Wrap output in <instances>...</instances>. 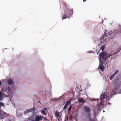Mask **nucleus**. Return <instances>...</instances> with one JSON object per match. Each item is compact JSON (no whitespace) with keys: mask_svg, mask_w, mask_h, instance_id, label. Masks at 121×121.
I'll return each mask as SVG.
<instances>
[{"mask_svg":"<svg viewBox=\"0 0 121 121\" xmlns=\"http://www.w3.org/2000/svg\"><path fill=\"white\" fill-rule=\"evenodd\" d=\"M114 86L117 85L115 86L111 93L110 95V97H112V96L114 95L117 94L120 87L121 85V81L119 82L118 79H116L114 80V83H113Z\"/></svg>","mask_w":121,"mask_h":121,"instance_id":"nucleus-1","label":"nucleus"},{"mask_svg":"<svg viewBox=\"0 0 121 121\" xmlns=\"http://www.w3.org/2000/svg\"><path fill=\"white\" fill-rule=\"evenodd\" d=\"M73 9L69 10V11L66 12V14L64 13L62 18V20H63L64 19H65L68 18L69 17H70L72 15L73 13Z\"/></svg>","mask_w":121,"mask_h":121,"instance_id":"nucleus-2","label":"nucleus"},{"mask_svg":"<svg viewBox=\"0 0 121 121\" xmlns=\"http://www.w3.org/2000/svg\"><path fill=\"white\" fill-rule=\"evenodd\" d=\"M106 54L104 52H101L99 55V61L105 62L107 60Z\"/></svg>","mask_w":121,"mask_h":121,"instance_id":"nucleus-3","label":"nucleus"},{"mask_svg":"<svg viewBox=\"0 0 121 121\" xmlns=\"http://www.w3.org/2000/svg\"><path fill=\"white\" fill-rule=\"evenodd\" d=\"M115 33V32H112V33H111V32H109L108 33V34L107 35V33H105L100 38V41L101 42H103L104 41H105L106 39V38L108 35L111 34L112 35L113 34Z\"/></svg>","mask_w":121,"mask_h":121,"instance_id":"nucleus-4","label":"nucleus"},{"mask_svg":"<svg viewBox=\"0 0 121 121\" xmlns=\"http://www.w3.org/2000/svg\"><path fill=\"white\" fill-rule=\"evenodd\" d=\"M121 49V48L119 49H117V51L115 53H114L113 54H111L109 56L107 57V60H108V61H110L114 57V55L117 53L118 52H119L120 51Z\"/></svg>","mask_w":121,"mask_h":121,"instance_id":"nucleus-5","label":"nucleus"},{"mask_svg":"<svg viewBox=\"0 0 121 121\" xmlns=\"http://www.w3.org/2000/svg\"><path fill=\"white\" fill-rule=\"evenodd\" d=\"M9 116V114L3 111L0 112V118L1 119H3Z\"/></svg>","mask_w":121,"mask_h":121,"instance_id":"nucleus-6","label":"nucleus"},{"mask_svg":"<svg viewBox=\"0 0 121 121\" xmlns=\"http://www.w3.org/2000/svg\"><path fill=\"white\" fill-rule=\"evenodd\" d=\"M35 116L36 115L34 114L30 116L28 118V121H35Z\"/></svg>","mask_w":121,"mask_h":121,"instance_id":"nucleus-7","label":"nucleus"},{"mask_svg":"<svg viewBox=\"0 0 121 121\" xmlns=\"http://www.w3.org/2000/svg\"><path fill=\"white\" fill-rule=\"evenodd\" d=\"M104 62L99 61V68L102 71H103L104 69V67L103 65L104 63Z\"/></svg>","mask_w":121,"mask_h":121,"instance_id":"nucleus-8","label":"nucleus"},{"mask_svg":"<svg viewBox=\"0 0 121 121\" xmlns=\"http://www.w3.org/2000/svg\"><path fill=\"white\" fill-rule=\"evenodd\" d=\"M108 97V95H105V93H104L102 94L100 96V99L102 100L105 98H107Z\"/></svg>","mask_w":121,"mask_h":121,"instance_id":"nucleus-9","label":"nucleus"},{"mask_svg":"<svg viewBox=\"0 0 121 121\" xmlns=\"http://www.w3.org/2000/svg\"><path fill=\"white\" fill-rule=\"evenodd\" d=\"M43 117L41 116H36L35 117V121H39L40 120H42Z\"/></svg>","mask_w":121,"mask_h":121,"instance_id":"nucleus-10","label":"nucleus"},{"mask_svg":"<svg viewBox=\"0 0 121 121\" xmlns=\"http://www.w3.org/2000/svg\"><path fill=\"white\" fill-rule=\"evenodd\" d=\"M84 108L85 111L87 112H88L90 111V109L89 107L86 106H84Z\"/></svg>","mask_w":121,"mask_h":121,"instance_id":"nucleus-11","label":"nucleus"},{"mask_svg":"<svg viewBox=\"0 0 121 121\" xmlns=\"http://www.w3.org/2000/svg\"><path fill=\"white\" fill-rule=\"evenodd\" d=\"M78 101L79 103H82L83 104L84 103L86 102V101L82 98L78 99Z\"/></svg>","mask_w":121,"mask_h":121,"instance_id":"nucleus-12","label":"nucleus"},{"mask_svg":"<svg viewBox=\"0 0 121 121\" xmlns=\"http://www.w3.org/2000/svg\"><path fill=\"white\" fill-rule=\"evenodd\" d=\"M87 116L89 118V121H95V120L94 119H92L91 118L90 113L88 114Z\"/></svg>","mask_w":121,"mask_h":121,"instance_id":"nucleus-13","label":"nucleus"},{"mask_svg":"<svg viewBox=\"0 0 121 121\" xmlns=\"http://www.w3.org/2000/svg\"><path fill=\"white\" fill-rule=\"evenodd\" d=\"M8 82L9 84H12L13 83V82L11 79H9L8 80Z\"/></svg>","mask_w":121,"mask_h":121,"instance_id":"nucleus-14","label":"nucleus"},{"mask_svg":"<svg viewBox=\"0 0 121 121\" xmlns=\"http://www.w3.org/2000/svg\"><path fill=\"white\" fill-rule=\"evenodd\" d=\"M60 113V112H58L57 111H56L55 113V116L57 117H60L61 116H59Z\"/></svg>","mask_w":121,"mask_h":121,"instance_id":"nucleus-15","label":"nucleus"},{"mask_svg":"<svg viewBox=\"0 0 121 121\" xmlns=\"http://www.w3.org/2000/svg\"><path fill=\"white\" fill-rule=\"evenodd\" d=\"M35 109V108L34 107L33 108H30L27 109L26 111H28V112H32L33 111V109Z\"/></svg>","mask_w":121,"mask_h":121,"instance_id":"nucleus-16","label":"nucleus"},{"mask_svg":"<svg viewBox=\"0 0 121 121\" xmlns=\"http://www.w3.org/2000/svg\"><path fill=\"white\" fill-rule=\"evenodd\" d=\"M71 100L72 99H71L69 101H67L66 102L65 104L68 105L70 103H71Z\"/></svg>","mask_w":121,"mask_h":121,"instance_id":"nucleus-17","label":"nucleus"},{"mask_svg":"<svg viewBox=\"0 0 121 121\" xmlns=\"http://www.w3.org/2000/svg\"><path fill=\"white\" fill-rule=\"evenodd\" d=\"M72 105H70V106L68 108V112H69L70 110L71 109V108H72Z\"/></svg>","mask_w":121,"mask_h":121,"instance_id":"nucleus-18","label":"nucleus"},{"mask_svg":"<svg viewBox=\"0 0 121 121\" xmlns=\"http://www.w3.org/2000/svg\"><path fill=\"white\" fill-rule=\"evenodd\" d=\"M115 76V75H114L113 74H112L109 78L110 80H112V78L114 77Z\"/></svg>","mask_w":121,"mask_h":121,"instance_id":"nucleus-19","label":"nucleus"},{"mask_svg":"<svg viewBox=\"0 0 121 121\" xmlns=\"http://www.w3.org/2000/svg\"><path fill=\"white\" fill-rule=\"evenodd\" d=\"M41 112L43 114H44L45 115H46V114H45V111L44 109H43L41 111Z\"/></svg>","mask_w":121,"mask_h":121,"instance_id":"nucleus-20","label":"nucleus"},{"mask_svg":"<svg viewBox=\"0 0 121 121\" xmlns=\"http://www.w3.org/2000/svg\"><path fill=\"white\" fill-rule=\"evenodd\" d=\"M4 104L0 102V106L4 107Z\"/></svg>","mask_w":121,"mask_h":121,"instance_id":"nucleus-21","label":"nucleus"},{"mask_svg":"<svg viewBox=\"0 0 121 121\" xmlns=\"http://www.w3.org/2000/svg\"><path fill=\"white\" fill-rule=\"evenodd\" d=\"M68 106V105L65 104L63 108V109H65L67 108Z\"/></svg>","mask_w":121,"mask_h":121,"instance_id":"nucleus-22","label":"nucleus"},{"mask_svg":"<svg viewBox=\"0 0 121 121\" xmlns=\"http://www.w3.org/2000/svg\"><path fill=\"white\" fill-rule=\"evenodd\" d=\"M105 48V47L104 46H102L101 48L100 49H101L102 51H103L104 50V49Z\"/></svg>","mask_w":121,"mask_h":121,"instance_id":"nucleus-23","label":"nucleus"},{"mask_svg":"<svg viewBox=\"0 0 121 121\" xmlns=\"http://www.w3.org/2000/svg\"><path fill=\"white\" fill-rule=\"evenodd\" d=\"M118 71H119V70H117L114 73V74H113L114 75H115L118 72Z\"/></svg>","mask_w":121,"mask_h":121,"instance_id":"nucleus-24","label":"nucleus"},{"mask_svg":"<svg viewBox=\"0 0 121 121\" xmlns=\"http://www.w3.org/2000/svg\"><path fill=\"white\" fill-rule=\"evenodd\" d=\"M43 118L44 119V121H49L45 117H43Z\"/></svg>","mask_w":121,"mask_h":121,"instance_id":"nucleus-25","label":"nucleus"},{"mask_svg":"<svg viewBox=\"0 0 121 121\" xmlns=\"http://www.w3.org/2000/svg\"><path fill=\"white\" fill-rule=\"evenodd\" d=\"M28 113V111H27L26 110V111H25L24 112V114H26Z\"/></svg>","mask_w":121,"mask_h":121,"instance_id":"nucleus-26","label":"nucleus"},{"mask_svg":"<svg viewBox=\"0 0 121 121\" xmlns=\"http://www.w3.org/2000/svg\"><path fill=\"white\" fill-rule=\"evenodd\" d=\"M0 96H3V95L2 93L1 92H0Z\"/></svg>","mask_w":121,"mask_h":121,"instance_id":"nucleus-27","label":"nucleus"},{"mask_svg":"<svg viewBox=\"0 0 121 121\" xmlns=\"http://www.w3.org/2000/svg\"><path fill=\"white\" fill-rule=\"evenodd\" d=\"M3 98V96H0V101L1 100H2Z\"/></svg>","mask_w":121,"mask_h":121,"instance_id":"nucleus-28","label":"nucleus"},{"mask_svg":"<svg viewBox=\"0 0 121 121\" xmlns=\"http://www.w3.org/2000/svg\"><path fill=\"white\" fill-rule=\"evenodd\" d=\"M44 111H46L47 109V108H44L43 109Z\"/></svg>","mask_w":121,"mask_h":121,"instance_id":"nucleus-29","label":"nucleus"},{"mask_svg":"<svg viewBox=\"0 0 121 121\" xmlns=\"http://www.w3.org/2000/svg\"><path fill=\"white\" fill-rule=\"evenodd\" d=\"M103 101H101L100 102V104H101V105H103Z\"/></svg>","mask_w":121,"mask_h":121,"instance_id":"nucleus-30","label":"nucleus"},{"mask_svg":"<svg viewBox=\"0 0 121 121\" xmlns=\"http://www.w3.org/2000/svg\"><path fill=\"white\" fill-rule=\"evenodd\" d=\"M5 121H11L10 120L8 119H6V120Z\"/></svg>","mask_w":121,"mask_h":121,"instance_id":"nucleus-31","label":"nucleus"},{"mask_svg":"<svg viewBox=\"0 0 121 121\" xmlns=\"http://www.w3.org/2000/svg\"><path fill=\"white\" fill-rule=\"evenodd\" d=\"M108 104L109 105L111 104L109 102H108Z\"/></svg>","mask_w":121,"mask_h":121,"instance_id":"nucleus-32","label":"nucleus"},{"mask_svg":"<svg viewBox=\"0 0 121 121\" xmlns=\"http://www.w3.org/2000/svg\"><path fill=\"white\" fill-rule=\"evenodd\" d=\"M1 82L0 81V86L1 85Z\"/></svg>","mask_w":121,"mask_h":121,"instance_id":"nucleus-33","label":"nucleus"},{"mask_svg":"<svg viewBox=\"0 0 121 121\" xmlns=\"http://www.w3.org/2000/svg\"><path fill=\"white\" fill-rule=\"evenodd\" d=\"M68 117H66V119H67V120H68Z\"/></svg>","mask_w":121,"mask_h":121,"instance_id":"nucleus-34","label":"nucleus"},{"mask_svg":"<svg viewBox=\"0 0 121 121\" xmlns=\"http://www.w3.org/2000/svg\"><path fill=\"white\" fill-rule=\"evenodd\" d=\"M83 0V2H85V1L86 0Z\"/></svg>","mask_w":121,"mask_h":121,"instance_id":"nucleus-35","label":"nucleus"},{"mask_svg":"<svg viewBox=\"0 0 121 121\" xmlns=\"http://www.w3.org/2000/svg\"><path fill=\"white\" fill-rule=\"evenodd\" d=\"M90 53H91V52H92V51H90Z\"/></svg>","mask_w":121,"mask_h":121,"instance_id":"nucleus-36","label":"nucleus"},{"mask_svg":"<svg viewBox=\"0 0 121 121\" xmlns=\"http://www.w3.org/2000/svg\"><path fill=\"white\" fill-rule=\"evenodd\" d=\"M69 9V8H68L67 9Z\"/></svg>","mask_w":121,"mask_h":121,"instance_id":"nucleus-37","label":"nucleus"},{"mask_svg":"<svg viewBox=\"0 0 121 121\" xmlns=\"http://www.w3.org/2000/svg\"><path fill=\"white\" fill-rule=\"evenodd\" d=\"M39 102L40 103V101H39Z\"/></svg>","mask_w":121,"mask_h":121,"instance_id":"nucleus-38","label":"nucleus"},{"mask_svg":"<svg viewBox=\"0 0 121 121\" xmlns=\"http://www.w3.org/2000/svg\"><path fill=\"white\" fill-rule=\"evenodd\" d=\"M95 117H94V118H95Z\"/></svg>","mask_w":121,"mask_h":121,"instance_id":"nucleus-39","label":"nucleus"}]
</instances>
